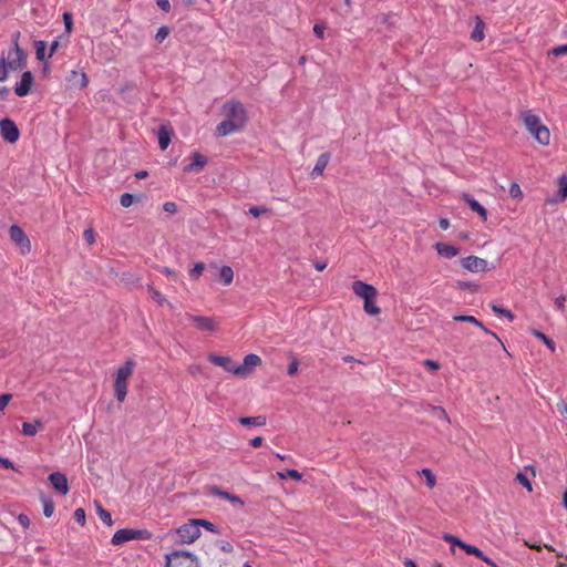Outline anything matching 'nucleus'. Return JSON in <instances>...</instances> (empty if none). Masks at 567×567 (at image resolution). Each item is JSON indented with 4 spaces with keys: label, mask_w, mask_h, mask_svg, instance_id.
<instances>
[{
    "label": "nucleus",
    "mask_w": 567,
    "mask_h": 567,
    "mask_svg": "<svg viewBox=\"0 0 567 567\" xmlns=\"http://www.w3.org/2000/svg\"><path fill=\"white\" fill-rule=\"evenodd\" d=\"M491 308L493 310L494 313L498 315V316H504L505 318H507L511 322L515 320V316L514 313L504 308L503 306L501 305H496V303H492L491 305Z\"/></svg>",
    "instance_id": "obj_30"
},
{
    "label": "nucleus",
    "mask_w": 567,
    "mask_h": 567,
    "mask_svg": "<svg viewBox=\"0 0 567 567\" xmlns=\"http://www.w3.org/2000/svg\"><path fill=\"white\" fill-rule=\"evenodd\" d=\"M158 145L162 151H165L172 138V128L167 125H162L157 132Z\"/></svg>",
    "instance_id": "obj_21"
},
{
    "label": "nucleus",
    "mask_w": 567,
    "mask_h": 567,
    "mask_svg": "<svg viewBox=\"0 0 567 567\" xmlns=\"http://www.w3.org/2000/svg\"><path fill=\"white\" fill-rule=\"evenodd\" d=\"M453 320H454V321H458V322H468V323H472V324H474V326L478 327L480 329H482L484 332H486V333L491 334V336H492L494 339H496V340H497L502 346H504V344H503V342H502V340L499 339V337H498L495 332H493V331L488 330V329H487V328H486V327H485V326H484L480 320H477L474 316L455 315V316L453 317ZM503 348L505 349V347H503Z\"/></svg>",
    "instance_id": "obj_17"
},
{
    "label": "nucleus",
    "mask_w": 567,
    "mask_h": 567,
    "mask_svg": "<svg viewBox=\"0 0 567 567\" xmlns=\"http://www.w3.org/2000/svg\"><path fill=\"white\" fill-rule=\"evenodd\" d=\"M215 494L220 496L221 498H225V499H228L233 503H240L243 504L241 499L238 497V496H235L228 492H225V491H220L218 488L214 489Z\"/></svg>",
    "instance_id": "obj_37"
},
{
    "label": "nucleus",
    "mask_w": 567,
    "mask_h": 567,
    "mask_svg": "<svg viewBox=\"0 0 567 567\" xmlns=\"http://www.w3.org/2000/svg\"><path fill=\"white\" fill-rule=\"evenodd\" d=\"M196 522H198V527L203 526V527H205L209 532L218 533V529H217L216 525L213 524L212 522L206 520V519H196Z\"/></svg>",
    "instance_id": "obj_46"
},
{
    "label": "nucleus",
    "mask_w": 567,
    "mask_h": 567,
    "mask_svg": "<svg viewBox=\"0 0 567 567\" xmlns=\"http://www.w3.org/2000/svg\"><path fill=\"white\" fill-rule=\"evenodd\" d=\"M188 319L195 328L202 331H214L217 328L214 319L209 317L189 315Z\"/></svg>",
    "instance_id": "obj_14"
},
{
    "label": "nucleus",
    "mask_w": 567,
    "mask_h": 567,
    "mask_svg": "<svg viewBox=\"0 0 567 567\" xmlns=\"http://www.w3.org/2000/svg\"><path fill=\"white\" fill-rule=\"evenodd\" d=\"M421 474L425 477L426 485L430 488H433L436 484V478H435V475L432 473V471L429 468H423Z\"/></svg>",
    "instance_id": "obj_35"
},
{
    "label": "nucleus",
    "mask_w": 567,
    "mask_h": 567,
    "mask_svg": "<svg viewBox=\"0 0 567 567\" xmlns=\"http://www.w3.org/2000/svg\"><path fill=\"white\" fill-rule=\"evenodd\" d=\"M177 535L184 544H192L200 536V529L196 519H190L177 529Z\"/></svg>",
    "instance_id": "obj_6"
},
{
    "label": "nucleus",
    "mask_w": 567,
    "mask_h": 567,
    "mask_svg": "<svg viewBox=\"0 0 567 567\" xmlns=\"http://www.w3.org/2000/svg\"><path fill=\"white\" fill-rule=\"evenodd\" d=\"M11 400H12V394H10V393H4V394L0 395V411H3Z\"/></svg>",
    "instance_id": "obj_54"
},
{
    "label": "nucleus",
    "mask_w": 567,
    "mask_h": 567,
    "mask_svg": "<svg viewBox=\"0 0 567 567\" xmlns=\"http://www.w3.org/2000/svg\"><path fill=\"white\" fill-rule=\"evenodd\" d=\"M25 58V53L20 47L11 48L8 52L6 64L10 70L18 71L24 66Z\"/></svg>",
    "instance_id": "obj_9"
},
{
    "label": "nucleus",
    "mask_w": 567,
    "mask_h": 567,
    "mask_svg": "<svg viewBox=\"0 0 567 567\" xmlns=\"http://www.w3.org/2000/svg\"><path fill=\"white\" fill-rule=\"evenodd\" d=\"M169 34V29L167 27H161L156 34H155V40L157 42H163Z\"/></svg>",
    "instance_id": "obj_44"
},
{
    "label": "nucleus",
    "mask_w": 567,
    "mask_h": 567,
    "mask_svg": "<svg viewBox=\"0 0 567 567\" xmlns=\"http://www.w3.org/2000/svg\"><path fill=\"white\" fill-rule=\"evenodd\" d=\"M435 249L437 254L444 258L452 259L456 257L460 254V250L457 247L451 244L446 243H436Z\"/></svg>",
    "instance_id": "obj_19"
},
{
    "label": "nucleus",
    "mask_w": 567,
    "mask_h": 567,
    "mask_svg": "<svg viewBox=\"0 0 567 567\" xmlns=\"http://www.w3.org/2000/svg\"><path fill=\"white\" fill-rule=\"evenodd\" d=\"M424 365L432 371H437L440 369L439 362L431 359L425 360Z\"/></svg>",
    "instance_id": "obj_59"
},
{
    "label": "nucleus",
    "mask_w": 567,
    "mask_h": 567,
    "mask_svg": "<svg viewBox=\"0 0 567 567\" xmlns=\"http://www.w3.org/2000/svg\"><path fill=\"white\" fill-rule=\"evenodd\" d=\"M209 361L215 365L223 368L225 371L235 374L237 365L233 361L230 357L218 355V354H209Z\"/></svg>",
    "instance_id": "obj_16"
},
{
    "label": "nucleus",
    "mask_w": 567,
    "mask_h": 567,
    "mask_svg": "<svg viewBox=\"0 0 567 567\" xmlns=\"http://www.w3.org/2000/svg\"><path fill=\"white\" fill-rule=\"evenodd\" d=\"M9 66L6 64V58H0V82H3L8 79Z\"/></svg>",
    "instance_id": "obj_42"
},
{
    "label": "nucleus",
    "mask_w": 567,
    "mask_h": 567,
    "mask_svg": "<svg viewBox=\"0 0 567 567\" xmlns=\"http://www.w3.org/2000/svg\"><path fill=\"white\" fill-rule=\"evenodd\" d=\"M74 519L81 525H85V511L83 508H76L74 512Z\"/></svg>",
    "instance_id": "obj_50"
},
{
    "label": "nucleus",
    "mask_w": 567,
    "mask_h": 567,
    "mask_svg": "<svg viewBox=\"0 0 567 567\" xmlns=\"http://www.w3.org/2000/svg\"><path fill=\"white\" fill-rule=\"evenodd\" d=\"M33 75L30 71H25L21 75L20 82L16 84L14 93L18 96H25L30 93L31 87L33 85Z\"/></svg>",
    "instance_id": "obj_13"
},
{
    "label": "nucleus",
    "mask_w": 567,
    "mask_h": 567,
    "mask_svg": "<svg viewBox=\"0 0 567 567\" xmlns=\"http://www.w3.org/2000/svg\"><path fill=\"white\" fill-rule=\"evenodd\" d=\"M462 267L472 272H484L488 270L487 261L477 256L464 257L460 260Z\"/></svg>",
    "instance_id": "obj_10"
},
{
    "label": "nucleus",
    "mask_w": 567,
    "mask_h": 567,
    "mask_svg": "<svg viewBox=\"0 0 567 567\" xmlns=\"http://www.w3.org/2000/svg\"><path fill=\"white\" fill-rule=\"evenodd\" d=\"M96 505V514L99 518L106 524L107 526L113 525L112 516L109 511H106L104 507H102L100 504L95 503Z\"/></svg>",
    "instance_id": "obj_29"
},
{
    "label": "nucleus",
    "mask_w": 567,
    "mask_h": 567,
    "mask_svg": "<svg viewBox=\"0 0 567 567\" xmlns=\"http://www.w3.org/2000/svg\"><path fill=\"white\" fill-rule=\"evenodd\" d=\"M264 443V439L261 436H256L250 441V445L255 449L260 447Z\"/></svg>",
    "instance_id": "obj_63"
},
{
    "label": "nucleus",
    "mask_w": 567,
    "mask_h": 567,
    "mask_svg": "<svg viewBox=\"0 0 567 567\" xmlns=\"http://www.w3.org/2000/svg\"><path fill=\"white\" fill-rule=\"evenodd\" d=\"M192 158L193 162L185 166V172H199L207 164V157L198 152H193Z\"/></svg>",
    "instance_id": "obj_20"
},
{
    "label": "nucleus",
    "mask_w": 567,
    "mask_h": 567,
    "mask_svg": "<svg viewBox=\"0 0 567 567\" xmlns=\"http://www.w3.org/2000/svg\"><path fill=\"white\" fill-rule=\"evenodd\" d=\"M148 292H150L152 299L155 300L159 306H164L165 303L171 306V303L166 300V298L158 290L153 288L152 286H148Z\"/></svg>",
    "instance_id": "obj_32"
},
{
    "label": "nucleus",
    "mask_w": 567,
    "mask_h": 567,
    "mask_svg": "<svg viewBox=\"0 0 567 567\" xmlns=\"http://www.w3.org/2000/svg\"><path fill=\"white\" fill-rule=\"evenodd\" d=\"M134 202V197L130 193H124L121 195L120 203L123 207H130Z\"/></svg>",
    "instance_id": "obj_45"
},
{
    "label": "nucleus",
    "mask_w": 567,
    "mask_h": 567,
    "mask_svg": "<svg viewBox=\"0 0 567 567\" xmlns=\"http://www.w3.org/2000/svg\"><path fill=\"white\" fill-rule=\"evenodd\" d=\"M205 269L204 262H196L193 267V269L189 271V276L194 279H198Z\"/></svg>",
    "instance_id": "obj_41"
},
{
    "label": "nucleus",
    "mask_w": 567,
    "mask_h": 567,
    "mask_svg": "<svg viewBox=\"0 0 567 567\" xmlns=\"http://www.w3.org/2000/svg\"><path fill=\"white\" fill-rule=\"evenodd\" d=\"M261 363L259 355L250 353L244 358V363L237 365L235 375L246 377L250 374L251 370Z\"/></svg>",
    "instance_id": "obj_11"
},
{
    "label": "nucleus",
    "mask_w": 567,
    "mask_h": 567,
    "mask_svg": "<svg viewBox=\"0 0 567 567\" xmlns=\"http://www.w3.org/2000/svg\"><path fill=\"white\" fill-rule=\"evenodd\" d=\"M352 291L363 299V302L367 300V298H370L372 296H378V290L367 282H363L361 280H355L352 282Z\"/></svg>",
    "instance_id": "obj_12"
},
{
    "label": "nucleus",
    "mask_w": 567,
    "mask_h": 567,
    "mask_svg": "<svg viewBox=\"0 0 567 567\" xmlns=\"http://www.w3.org/2000/svg\"><path fill=\"white\" fill-rule=\"evenodd\" d=\"M509 193L513 197L522 196L520 187L517 184L511 186Z\"/></svg>",
    "instance_id": "obj_62"
},
{
    "label": "nucleus",
    "mask_w": 567,
    "mask_h": 567,
    "mask_svg": "<svg viewBox=\"0 0 567 567\" xmlns=\"http://www.w3.org/2000/svg\"><path fill=\"white\" fill-rule=\"evenodd\" d=\"M566 197H567V176L563 175L558 179L557 196L555 198L548 199V202L551 204H557V203L564 202L566 199Z\"/></svg>",
    "instance_id": "obj_24"
},
{
    "label": "nucleus",
    "mask_w": 567,
    "mask_h": 567,
    "mask_svg": "<svg viewBox=\"0 0 567 567\" xmlns=\"http://www.w3.org/2000/svg\"><path fill=\"white\" fill-rule=\"evenodd\" d=\"M21 431L27 436H34L37 434L34 425H32L31 422H23Z\"/></svg>",
    "instance_id": "obj_43"
},
{
    "label": "nucleus",
    "mask_w": 567,
    "mask_h": 567,
    "mask_svg": "<svg viewBox=\"0 0 567 567\" xmlns=\"http://www.w3.org/2000/svg\"><path fill=\"white\" fill-rule=\"evenodd\" d=\"M519 118L522 120L527 132L540 144L544 146L549 145L550 143V132L549 128L542 123V120L538 115L533 113L529 110L519 112Z\"/></svg>",
    "instance_id": "obj_1"
},
{
    "label": "nucleus",
    "mask_w": 567,
    "mask_h": 567,
    "mask_svg": "<svg viewBox=\"0 0 567 567\" xmlns=\"http://www.w3.org/2000/svg\"><path fill=\"white\" fill-rule=\"evenodd\" d=\"M524 545L527 546L528 548L530 549H534V550H537V551H540L543 548H546L550 551L554 550V548L551 546H548V545H539V544H536V543H529L528 540H524Z\"/></svg>",
    "instance_id": "obj_51"
},
{
    "label": "nucleus",
    "mask_w": 567,
    "mask_h": 567,
    "mask_svg": "<svg viewBox=\"0 0 567 567\" xmlns=\"http://www.w3.org/2000/svg\"><path fill=\"white\" fill-rule=\"evenodd\" d=\"M433 411L436 413L437 417L445 421L446 423H450V416L447 415L446 411L441 406L433 408Z\"/></svg>",
    "instance_id": "obj_52"
},
{
    "label": "nucleus",
    "mask_w": 567,
    "mask_h": 567,
    "mask_svg": "<svg viewBox=\"0 0 567 567\" xmlns=\"http://www.w3.org/2000/svg\"><path fill=\"white\" fill-rule=\"evenodd\" d=\"M277 475L281 478V480H286V478H292L295 481H301L302 478V474L297 471V470H287L286 472H278Z\"/></svg>",
    "instance_id": "obj_33"
},
{
    "label": "nucleus",
    "mask_w": 567,
    "mask_h": 567,
    "mask_svg": "<svg viewBox=\"0 0 567 567\" xmlns=\"http://www.w3.org/2000/svg\"><path fill=\"white\" fill-rule=\"evenodd\" d=\"M45 49H47V44L44 41H37L35 42V55H37V59L42 61L44 60L45 58Z\"/></svg>",
    "instance_id": "obj_39"
},
{
    "label": "nucleus",
    "mask_w": 567,
    "mask_h": 567,
    "mask_svg": "<svg viewBox=\"0 0 567 567\" xmlns=\"http://www.w3.org/2000/svg\"><path fill=\"white\" fill-rule=\"evenodd\" d=\"M219 549L224 553H231L234 550V546L231 545V543L223 540L219 544Z\"/></svg>",
    "instance_id": "obj_57"
},
{
    "label": "nucleus",
    "mask_w": 567,
    "mask_h": 567,
    "mask_svg": "<svg viewBox=\"0 0 567 567\" xmlns=\"http://www.w3.org/2000/svg\"><path fill=\"white\" fill-rule=\"evenodd\" d=\"M239 423L241 425H245V426H249V425H252V426H264L266 423H267V420L265 416L262 415H258V416H243V417H239Z\"/></svg>",
    "instance_id": "obj_26"
},
{
    "label": "nucleus",
    "mask_w": 567,
    "mask_h": 567,
    "mask_svg": "<svg viewBox=\"0 0 567 567\" xmlns=\"http://www.w3.org/2000/svg\"><path fill=\"white\" fill-rule=\"evenodd\" d=\"M267 213H268V209L266 207L252 206V207L249 208V214L252 215L256 218H258L261 215H265Z\"/></svg>",
    "instance_id": "obj_47"
},
{
    "label": "nucleus",
    "mask_w": 567,
    "mask_h": 567,
    "mask_svg": "<svg viewBox=\"0 0 567 567\" xmlns=\"http://www.w3.org/2000/svg\"><path fill=\"white\" fill-rule=\"evenodd\" d=\"M484 28H485V24H484L483 20L480 17H476L475 27L471 33V39L474 41H477V42L482 41L485 37Z\"/></svg>",
    "instance_id": "obj_27"
},
{
    "label": "nucleus",
    "mask_w": 567,
    "mask_h": 567,
    "mask_svg": "<svg viewBox=\"0 0 567 567\" xmlns=\"http://www.w3.org/2000/svg\"><path fill=\"white\" fill-rule=\"evenodd\" d=\"M462 198L473 212L477 213L482 217L483 220L487 219V210L476 199L468 194H463Z\"/></svg>",
    "instance_id": "obj_23"
},
{
    "label": "nucleus",
    "mask_w": 567,
    "mask_h": 567,
    "mask_svg": "<svg viewBox=\"0 0 567 567\" xmlns=\"http://www.w3.org/2000/svg\"><path fill=\"white\" fill-rule=\"evenodd\" d=\"M157 6L165 12L171 10L169 0H157Z\"/></svg>",
    "instance_id": "obj_61"
},
{
    "label": "nucleus",
    "mask_w": 567,
    "mask_h": 567,
    "mask_svg": "<svg viewBox=\"0 0 567 567\" xmlns=\"http://www.w3.org/2000/svg\"><path fill=\"white\" fill-rule=\"evenodd\" d=\"M163 209L168 214H175L177 212V205L174 202H166L163 205Z\"/></svg>",
    "instance_id": "obj_55"
},
{
    "label": "nucleus",
    "mask_w": 567,
    "mask_h": 567,
    "mask_svg": "<svg viewBox=\"0 0 567 567\" xmlns=\"http://www.w3.org/2000/svg\"><path fill=\"white\" fill-rule=\"evenodd\" d=\"M330 161V154L329 153H322L319 155L317 163L311 172V177L317 178L322 175L324 168L327 167L328 163Z\"/></svg>",
    "instance_id": "obj_22"
},
{
    "label": "nucleus",
    "mask_w": 567,
    "mask_h": 567,
    "mask_svg": "<svg viewBox=\"0 0 567 567\" xmlns=\"http://www.w3.org/2000/svg\"><path fill=\"white\" fill-rule=\"evenodd\" d=\"M244 127H241L240 125L236 124L235 122H233L231 120H224L221 121L217 127H216V134L218 136H227V135H230L235 132H239L241 131Z\"/></svg>",
    "instance_id": "obj_18"
},
{
    "label": "nucleus",
    "mask_w": 567,
    "mask_h": 567,
    "mask_svg": "<svg viewBox=\"0 0 567 567\" xmlns=\"http://www.w3.org/2000/svg\"><path fill=\"white\" fill-rule=\"evenodd\" d=\"M136 362L133 359H127L122 365L117 368L114 374V394L118 402H124L127 395L128 380L134 373Z\"/></svg>",
    "instance_id": "obj_2"
},
{
    "label": "nucleus",
    "mask_w": 567,
    "mask_h": 567,
    "mask_svg": "<svg viewBox=\"0 0 567 567\" xmlns=\"http://www.w3.org/2000/svg\"><path fill=\"white\" fill-rule=\"evenodd\" d=\"M532 334L534 337L538 338L539 340H542L551 352H555V350H556L555 342L551 339H549L546 334H544L543 332H540L536 329L532 330Z\"/></svg>",
    "instance_id": "obj_31"
},
{
    "label": "nucleus",
    "mask_w": 567,
    "mask_h": 567,
    "mask_svg": "<svg viewBox=\"0 0 567 567\" xmlns=\"http://www.w3.org/2000/svg\"><path fill=\"white\" fill-rule=\"evenodd\" d=\"M0 134L10 144L16 143L20 137L17 124L10 118L0 120Z\"/></svg>",
    "instance_id": "obj_8"
},
{
    "label": "nucleus",
    "mask_w": 567,
    "mask_h": 567,
    "mask_svg": "<svg viewBox=\"0 0 567 567\" xmlns=\"http://www.w3.org/2000/svg\"><path fill=\"white\" fill-rule=\"evenodd\" d=\"M95 233L92 228H87L84 230L83 233V238L85 239V241L89 244V245H93L95 243Z\"/></svg>",
    "instance_id": "obj_49"
},
{
    "label": "nucleus",
    "mask_w": 567,
    "mask_h": 567,
    "mask_svg": "<svg viewBox=\"0 0 567 567\" xmlns=\"http://www.w3.org/2000/svg\"><path fill=\"white\" fill-rule=\"evenodd\" d=\"M153 534L147 529L122 528L114 533L111 543L114 546H120L134 539L150 540Z\"/></svg>",
    "instance_id": "obj_3"
},
{
    "label": "nucleus",
    "mask_w": 567,
    "mask_h": 567,
    "mask_svg": "<svg viewBox=\"0 0 567 567\" xmlns=\"http://www.w3.org/2000/svg\"><path fill=\"white\" fill-rule=\"evenodd\" d=\"M442 538H443L444 542L450 543V544L455 545V546H458L462 549H463V547L466 544L463 540H461L460 538H457V537H455V536H453L451 534H444Z\"/></svg>",
    "instance_id": "obj_40"
},
{
    "label": "nucleus",
    "mask_w": 567,
    "mask_h": 567,
    "mask_svg": "<svg viewBox=\"0 0 567 567\" xmlns=\"http://www.w3.org/2000/svg\"><path fill=\"white\" fill-rule=\"evenodd\" d=\"M289 357L291 358V362L288 365V371L287 372H288V374L290 377H293L298 372L299 360H298V358L293 353H289Z\"/></svg>",
    "instance_id": "obj_36"
},
{
    "label": "nucleus",
    "mask_w": 567,
    "mask_h": 567,
    "mask_svg": "<svg viewBox=\"0 0 567 567\" xmlns=\"http://www.w3.org/2000/svg\"><path fill=\"white\" fill-rule=\"evenodd\" d=\"M326 27L323 24H315L313 32L319 39H323Z\"/></svg>",
    "instance_id": "obj_58"
},
{
    "label": "nucleus",
    "mask_w": 567,
    "mask_h": 567,
    "mask_svg": "<svg viewBox=\"0 0 567 567\" xmlns=\"http://www.w3.org/2000/svg\"><path fill=\"white\" fill-rule=\"evenodd\" d=\"M463 550L467 555H473V556L477 557L478 559H481L482 556L484 555V553L480 548H477L474 545H470V544H465V546L463 547Z\"/></svg>",
    "instance_id": "obj_38"
},
{
    "label": "nucleus",
    "mask_w": 567,
    "mask_h": 567,
    "mask_svg": "<svg viewBox=\"0 0 567 567\" xmlns=\"http://www.w3.org/2000/svg\"><path fill=\"white\" fill-rule=\"evenodd\" d=\"M11 240L19 247L22 255L31 251V243L23 229L17 225H12L9 229Z\"/></svg>",
    "instance_id": "obj_7"
},
{
    "label": "nucleus",
    "mask_w": 567,
    "mask_h": 567,
    "mask_svg": "<svg viewBox=\"0 0 567 567\" xmlns=\"http://www.w3.org/2000/svg\"><path fill=\"white\" fill-rule=\"evenodd\" d=\"M42 505H43V514L45 517H51L54 513V503L52 499L48 497L41 498Z\"/></svg>",
    "instance_id": "obj_34"
},
{
    "label": "nucleus",
    "mask_w": 567,
    "mask_h": 567,
    "mask_svg": "<svg viewBox=\"0 0 567 567\" xmlns=\"http://www.w3.org/2000/svg\"><path fill=\"white\" fill-rule=\"evenodd\" d=\"M18 522L25 529L29 528V526H30V519L25 514H20L18 516Z\"/></svg>",
    "instance_id": "obj_56"
},
{
    "label": "nucleus",
    "mask_w": 567,
    "mask_h": 567,
    "mask_svg": "<svg viewBox=\"0 0 567 567\" xmlns=\"http://www.w3.org/2000/svg\"><path fill=\"white\" fill-rule=\"evenodd\" d=\"M551 53L554 55H563V54H567V44H564V45H559V47H556L551 50Z\"/></svg>",
    "instance_id": "obj_60"
},
{
    "label": "nucleus",
    "mask_w": 567,
    "mask_h": 567,
    "mask_svg": "<svg viewBox=\"0 0 567 567\" xmlns=\"http://www.w3.org/2000/svg\"><path fill=\"white\" fill-rule=\"evenodd\" d=\"M557 410H558V412H559L564 417H566V419H567V404H566V403H564V402L558 403V404H557Z\"/></svg>",
    "instance_id": "obj_64"
},
{
    "label": "nucleus",
    "mask_w": 567,
    "mask_h": 567,
    "mask_svg": "<svg viewBox=\"0 0 567 567\" xmlns=\"http://www.w3.org/2000/svg\"><path fill=\"white\" fill-rule=\"evenodd\" d=\"M63 22H64V25H65V30L66 32H71L72 31V27H73V17H72V13L70 12H64L63 13Z\"/></svg>",
    "instance_id": "obj_48"
},
{
    "label": "nucleus",
    "mask_w": 567,
    "mask_h": 567,
    "mask_svg": "<svg viewBox=\"0 0 567 567\" xmlns=\"http://www.w3.org/2000/svg\"><path fill=\"white\" fill-rule=\"evenodd\" d=\"M49 481L53 488L59 493L65 495L69 492L68 478L63 473L55 472L49 475Z\"/></svg>",
    "instance_id": "obj_15"
},
{
    "label": "nucleus",
    "mask_w": 567,
    "mask_h": 567,
    "mask_svg": "<svg viewBox=\"0 0 567 567\" xmlns=\"http://www.w3.org/2000/svg\"><path fill=\"white\" fill-rule=\"evenodd\" d=\"M223 112L227 120H231L241 127L246 126L247 113L241 102L231 100L223 105Z\"/></svg>",
    "instance_id": "obj_4"
},
{
    "label": "nucleus",
    "mask_w": 567,
    "mask_h": 567,
    "mask_svg": "<svg viewBox=\"0 0 567 567\" xmlns=\"http://www.w3.org/2000/svg\"><path fill=\"white\" fill-rule=\"evenodd\" d=\"M377 298H378V296H372L370 298H367V300L363 303L364 311L370 316H378L381 313V309L377 305Z\"/></svg>",
    "instance_id": "obj_25"
},
{
    "label": "nucleus",
    "mask_w": 567,
    "mask_h": 567,
    "mask_svg": "<svg viewBox=\"0 0 567 567\" xmlns=\"http://www.w3.org/2000/svg\"><path fill=\"white\" fill-rule=\"evenodd\" d=\"M516 480L523 485L525 486L528 491H532V484L529 482V480L527 478V476L523 473H518L517 476H516Z\"/></svg>",
    "instance_id": "obj_53"
},
{
    "label": "nucleus",
    "mask_w": 567,
    "mask_h": 567,
    "mask_svg": "<svg viewBox=\"0 0 567 567\" xmlns=\"http://www.w3.org/2000/svg\"><path fill=\"white\" fill-rule=\"evenodd\" d=\"M220 281L225 286H229L234 280V271L229 266H223L219 270Z\"/></svg>",
    "instance_id": "obj_28"
},
{
    "label": "nucleus",
    "mask_w": 567,
    "mask_h": 567,
    "mask_svg": "<svg viewBox=\"0 0 567 567\" xmlns=\"http://www.w3.org/2000/svg\"><path fill=\"white\" fill-rule=\"evenodd\" d=\"M166 558V567H198L196 557L188 551H176Z\"/></svg>",
    "instance_id": "obj_5"
}]
</instances>
